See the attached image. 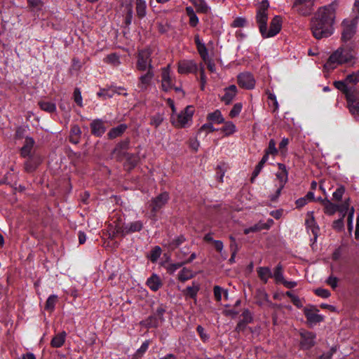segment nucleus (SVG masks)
Returning a JSON list of instances; mask_svg holds the SVG:
<instances>
[{"mask_svg":"<svg viewBox=\"0 0 359 359\" xmlns=\"http://www.w3.org/2000/svg\"><path fill=\"white\" fill-rule=\"evenodd\" d=\"M338 5L335 0L328 5L320 7L311 18L310 28L316 39L327 38L333 34Z\"/></svg>","mask_w":359,"mask_h":359,"instance_id":"obj_1","label":"nucleus"},{"mask_svg":"<svg viewBox=\"0 0 359 359\" xmlns=\"http://www.w3.org/2000/svg\"><path fill=\"white\" fill-rule=\"evenodd\" d=\"M334 86L345 94L351 114L359 119V90H346L342 82H334Z\"/></svg>","mask_w":359,"mask_h":359,"instance_id":"obj_2","label":"nucleus"},{"mask_svg":"<svg viewBox=\"0 0 359 359\" xmlns=\"http://www.w3.org/2000/svg\"><path fill=\"white\" fill-rule=\"evenodd\" d=\"M194 113V107L192 106H187L180 114H172L170 122L175 128H186L191 125Z\"/></svg>","mask_w":359,"mask_h":359,"instance_id":"obj_3","label":"nucleus"},{"mask_svg":"<svg viewBox=\"0 0 359 359\" xmlns=\"http://www.w3.org/2000/svg\"><path fill=\"white\" fill-rule=\"evenodd\" d=\"M351 60L350 53L342 48H339L334 52L328 58L324 65L327 71L335 69L338 65L348 62Z\"/></svg>","mask_w":359,"mask_h":359,"instance_id":"obj_4","label":"nucleus"},{"mask_svg":"<svg viewBox=\"0 0 359 359\" xmlns=\"http://www.w3.org/2000/svg\"><path fill=\"white\" fill-rule=\"evenodd\" d=\"M151 50L149 48L140 50L137 55L136 69L140 72L153 70Z\"/></svg>","mask_w":359,"mask_h":359,"instance_id":"obj_5","label":"nucleus"},{"mask_svg":"<svg viewBox=\"0 0 359 359\" xmlns=\"http://www.w3.org/2000/svg\"><path fill=\"white\" fill-rule=\"evenodd\" d=\"M194 41L196 46L197 50L203 61L206 63L207 67L210 72L216 71L215 62L209 58L208 51L204 43H203L198 34L194 36Z\"/></svg>","mask_w":359,"mask_h":359,"instance_id":"obj_6","label":"nucleus"},{"mask_svg":"<svg viewBox=\"0 0 359 359\" xmlns=\"http://www.w3.org/2000/svg\"><path fill=\"white\" fill-rule=\"evenodd\" d=\"M358 18V15H356L352 20L346 19L342 22L341 39L344 41H349L355 35Z\"/></svg>","mask_w":359,"mask_h":359,"instance_id":"obj_7","label":"nucleus"},{"mask_svg":"<svg viewBox=\"0 0 359 359\" xmlns=\"http://www.w3.org/2000/svg\"><path fill=\"white\" fill-rule=\"evenodd\" d=\"M168 200L169 194L168 192H163L156 197L151 199L149 203L151 219H156L157 212L168 203Z\"/></svg>","mask_w":359,"mask_h":359,"instance_id":"obj_8","label":"nucleus"},{"mask_svg":"<svg viewBox=\"0 0 359 359\" xmlns=\"http://www.w3.org/2000/svg\"><path fill=\"white\" fill-rule=\"evenodd\" d=\"M269 7V3L266 0L262 1L260 6L259 7L257 15L256 21L259 27L260 33L264 32L266 26L267 25L268 21V13L267 10Z\"/></svg>","mask_w":359,"mask_h":359,"instance_id":"obj_9","label":"nucleus"},{"mask_svg":"<svg viewBox=\"0 0 359 359\" xmlns=\"http://www.w3.org/2000/svg\"><path fill=\"white\" fill-rule=\"evenodd\" d=\"M299 346L302 349L309 350L315 346L316 334L314 332L302 330L299 332Z\"/></svg>","mask_w":359,"mask_h":359,"instance_id":"obj_10","label":"nucleus"},{"mask_svg":"<svg viewBox=\"0 0 359 359\" xmlns=\"http://www.w3.org/2000/svg\"><path fill=\"white\" fill-rule=\"evenodd\" d=\"M282 27V18L279 15H276L271 21L269 30L266 26L264 32L261 34L264 38H270L279 33Z\"/></svg>","mask_w":359,"mask_h":359,"instance_id":"obj_11","label":"nucleus"},{"mask_svg":"<svg viewBox=\"0 0 359 359\" xmlns=\"http://www.w3.org/2000/svg\"><path fill=\"white\" fill-rule=\"evenodd\" d=\"M198 65L193 60H182L177 64V72L180 74H196Z\"/></svg>","mask_w":359,"mask_h":359,"instance_id":"obj_12","label":"nucleus"},{"mask_svg":"<svg viewBox=\"0 0 359 359\" xmlns=\"http://www.w3.org/2000/svg\"><path fill=\"white\" fill-rule=\"evenodd\" d=\"M121 11L123 17V21L126 26L132 23L133 18V0H123L121 4Z\"/></svg>","mask_w":359,"mask_h":359,"instance_id":"obj_13","label":"nucleus"},{"mask_svg":"<svg viewBox=\"0 0 359 359\" xmlns=\"http://www.w3.org/2000/svg\"><path fill=\"white\" fill-rule=\"evenodd\" d=\"M318 311L319 310L313 306H309L304 309V313L309 325H313L324 320L323 316L318 313Z\"/></svg>","mask_w":359,"mask_h":359,"instance_id":"obj_14","label":"nucleus"},{"mask_svg":"<svg viewBox=\"0 0 359 359\" xmlns=\"http://www.w3.org/2000/svg\"><path fill=\"white\" fill-rule=\"evenodd\" d=\"M161 88L164 91L170 90L174 88V79L170 75V65L161 69Z\"/></svg>","mask_w":359,"mask_h":359,"instance_id":"obj_15","label":"nucleus"},{"mask_svg":"<svg viewBox=\"0 0 359 359\" xmlns=\"http://www.w3.org/2000/svg\"><path fill=\"white\" fill-rule=\"evenodd\" d=\"M314 0H295L294 7L302 15H308L313 11Z\"/></svg>","mask_w":359,"mask_h":359,"instance_id":"obj_16","label":"nucleus"},{"mask_svg":"<svg viewBox=\"0 0 359 359\" xmlns=\"http://www.w3.org/2000/svg\"><path fill=\"white\" fill-rule=\"evenodd\" d=\"M154 77V73L153 70L147 71L145 74L141 75L138 78L137 88L140 91L144 92L152 83V80Z\"/></svg>","mask_w":359,"mask_h":359,"instance_id":"obj_17","label":"nucleus"},{"mask_svg":"<svg viewBox=\"0 0 359 359\" xmlns=\"http://www.w3.org/2000/svg\"><path fill=\"white\" fill-rule=\"evenodd\" d=\"M41 157L36 154L27 157V160L24 163V170L27 172H33L38 166L41 163Z\"/></svg>","mask_w":359,"mask_h":359,"instance_id":"obj_18","label":"nucleus"},{"mask_svg":"<svg viewBox=\"0 0 359 359\" xmlns=\"http://www.w3.org/2000/svg\"><path fill=\"white\" fill-rule=\"evenodd\" d=\"M121 221V218L119 217L109 225V235L111 239L118 236L123 237L126 236L125 225L122 224Z\"/></svg>","mask_w":359,"mask_h":359,"instance_id":"obj_19","label":"nucleus"},{"mask_svg":"<svg viewBox=\"0 0 359 359\" xmlns=\"http://www.w3.org/2000/svg\"><path fill=\"white\" fill-rule=\"evenodd\" d=\"M35 141L32 137H27L22 148L20 149V154L21 157L27 158V156L36 155L34 152V147Z\"/></svg>","mask_w":359,"mask_h":359,"instance_id":"obj_20","label":"nucleus"},{"mask_svg":"<svg viewBox=\"0 0 359 359\" xmlns=\"http://www.w3.org/2000/svg\"><path fill=\"white\" fill-rule=\"evenodd\" d=\"M238 85L246 89H252L255 87V81L250 73H242L238 76Z\"/></svg>","mask_w":359,"mask_h":359,"instance_id":"obj_21","label":"nucleus"},{"mask_svg":"<svg viewBox=\"0 0 359 359\" xmlns=\"http://www.w3.org/2000/svg\"><path fill=\"white\" fill-rule=\"evenodd\" d=\"M305 224L306 228L311 231L314 236V240L316 241L318 233H319V227L316 225L313 212H308L306 215V219L305 220Z\"/></svg>","mask_w":359,"mask_h":359,"instance_id":"obj_22","label":"nucleus"},{"mask_svg":"<svg viewBox=\"0 0 359 359\" xmlns=\"http://www.w3.org/2000/svg\"><path fill=\"white\" fill-rule=\"evenodd\" d=\"M336 82H342L346 90H359L354 86H350L349 85H355L359 82V71L353 72L346 76L343 81H337Z\"/></svg>","mask_w":359,"mask_h":359,"instance_id":"obj_23","label":"nucleus"},{"mask_svg":"<svg viewBox=\"0 0 359 359\" xmlns=\"http://www.w3.org/2000/svg\"><path fill=\"white\" fill-rule=\"evenodd\" d=\"M91 133L93 135L100 137L106 131L104 123L101 119H95L90 123Z\"/></svg>","mask_w":359,"mask_h":359,"instance_id":"obj_24","label":"nucleus"},{"mask_svg":"<svg viewBox=\"0 0 359 359\" xmlns=\"http://www.w3.org/2000/svg\"><path fill=\"white\" fill-rule=\"evenodd\" d=\"M237 94V88L235 85H231L224 89V94L221 97V101L225 104H229Z\"/></svg>","mask_w":359,"mask_h":359,"instance_id":"obj_25","label":"nucleus"},{"mask_svg":"<svg viewBox=\"0 0 359 359\" xmlns=\"http://www.w3.org/2000/svg\"><path fill=\"white\" fill-rule=\"evenodd\" d=\"M144 226V224L140 220H136L132 222H130L125 225V233L126 236L130 233H133L135 232L140 231Z\"/></svg>","mask_w":359,"mask_h":359,"instance_id":"obj_26","label":"nucleus"},{"mask_svg":"<svg viewBox=\"0 0 359 359\" xmlns=\"http://www.w3.org/2000/svg\"><path fill=\"white\" fill-rule=\"evenodd\" d=\"M147 285L152 291L156 292L162 286V283L158 276L156 274H153L147 279Z\"/></svg>","mask_w":359,"mask_h":359,"instance_id":"obj_27","label":"nucleus"},{"mask_svg":"<svg viewBox=\"0 0 359 359\" xmlns=\"http://www.w3.org/2000/svg\"><path fill=\"white\" fill-rule=\"evenodd\" d=\"M135 11L137 17L140 19H142L146 16L147 4L144 0H136Z\"/></svg>","mask_w":359,"mask_h":359,"instance_id":"obj_28","label":"nucleus"},{"mask_svg":"<svg viewBox=\"0 0 359 359\" xmlns=\"http://www.w3.org/2000/svg\"><path fill=\"white\" fill-rule=\"evenodd\" d=\"M207 120L212 123L220 124L224 123V118L219 109L209 113L207 116Z\"/></svg>","mask_w":359,"mask_h":359,"instance_id":"obj_29","label":"nucleus"},{"mask_svg":"<svg viewBox=\"0 0 359 359\" xmlns=\"http://www.w3.org/2000/svg\"><path fill=\"white\" fill-rule=\"evenodd\" d=\"M322 205L324 207V212L327 215H332L338 210V205L332 203L327 198L322 200Z\"/></svg>","mask_w":359,"mask_h":359,"instance_id":"obj_30","label":"nucleus"},{"mask_svg":"<svg viewBox=\"0 0 359 359\" xmlns=\"http://www.w3.org/2000/svg\"><path fill=\"white\" fill-rule=\"evenodd\" d=\"M66 336L67 334L65 332H62L60 333L57 334L52 339L50 345L54 348L61 347L65 341Z\"/></svg>","mask_w":359,"mask_h":359,"instance_id":"obj_31","label":"nucleus"},{"mask_svg":"<svg viewBox=\"0 0 359 359\" xmlns=\"http://www.w3.org/2000/svg\"><path fill=\"white\" fill-rule=\"evenodd\" d=\"M127 129L126 124H120L117 127L111 128L108 133V137L109 139H114L121 136Z\"/></svg>","mask_w":359,"mask_h":359,"instance_id":"obj_32","label":"nucleus"},{"mask_svg":"<svg viewBox=\"0 0 359 359\" xmlns=\"http://www.w3.org/2000/svg\"><path fill=\"white\" fill-rule=\"evenodd\" d=\"M196 7L198 13H207L210 7L205 0H189Z\"/></svg>","mask_w":359,"mask_h":359,"instance_id":"obj_33","label":"nucleus"},{"mask_svg":"<svg viewBox=\"0 0 359 359\" xmlns=\"http://www.w3.org/2000/svg\"><path fill=\"white\" fill-rule=\"evenodd\" d=\"M257 274L259 278L265 283L272 277V273L269 267H259L257 269Z\"/></svg>","mask_w":359,"mask_h":359,"instance_id":"obj_34","label":"nucleus"},{"mask_svg":"<svg viewBox=\"0 0 359 359\" xmlns=\"http://www.w3.org/2000/svg\"><path fill=\"white\" fill-rule=\"evenodd\" d=\"M224 126L221 128V130L224 133L225 136H229L233 134L236 130L235 124L231 121H224Z\"/></svg>","mask_w":359,"mask_h":359,"instance_id":"obj_35","label":"nucleus"},{"mask_svg":"<svg viewBox=\"0 0 359 359\" xmlns=\"http://www.w3.org/2000/svg\"><path fill=\"white\" fill-rule=\"evenodd\" d=\"M194 277L193 271L187 268H183L178 274V279L181 282H185Z\"/></svg>","mask_w":359,"mask_h":359,"instance_id":"obj_36","label":"nucleus"},{"mask_svg":"<svg viewBox=\"0 0 359 359\" xmlns=\"http://www.w3.org/2000/svg\"><path fill=\"white\" fill-rule=\"evenodd\" d=\"M283 269L281 264H278L273 271V273H272V277L274 278L275 281L277 283H280L283 280H284V276H283Z\"/></svg>","mask_w":359,"mask_h":359,"instance_id":"obj_37","label":"nucleus"},{"mask_svg":"<svg viewBox=\"0 0 359 359\" xmlns=\"http://www.w3.org/2000/svg\"><path fill=\"white\" fill-rule=\"evenodd\" d=\"M40 108L48 113L54 112L56 110V106L54 103L46 101L39 102Z\"/></svg>","mask_w":359,"mask_h":359,"instance_id":"obj_38","label":"nucleus"},{"mask_svg":"<svg viewBox=\"0 0 359 359\" xmlns=\"http://www.w3.org/2000/svg\"><path fill=\"white\" fill-rule=\"evenodd\" d=\"M104 61L106 63L110 64L115 67H117L121 64L119 57L116 53H111V54L108 55L104 58Z\"/></svg>","mask_w":359,"mask_h":359,"instance_id":"obj_39","label":"nucleus"},{"mask_svg":"<svg viewBox=\"0 0 359 359\" xmlns=\"http://www.w3.org/2000/svg\"><path fill=\"white\" fill-rule=\"evenodd\" d=\"M71 142L74 143H77L79 142V138L81 133V129L78 126H73L71 128Z\"/></svg>","mask_w":359,"mask_h":359,"instance_id":"obj_40","label":"nucleus"},{"mask_svg":"<svg viewBox=\"0 0 359 359\" xmlns=\"http://www.w3.org/2000/svg\"><path fill=\"white\" fill-rule=\"evenodd\" d=\"M161 322L154 314L146 320L147 326L149 327H157Z\"/></svg>","mask_w":359,"mask_h":359,"instance_id":"obj_41","label":"nucleus"},{"mask_svg":"<svg viewBox=\"0 0 359 359\" xmlns=\"http://www.w3.org/2000/svg\"><path fill=\"white\" fill-rule=\"evenodd\" d=\"M276 143L273 139H271L269 142L268 148L265 150V152L273 156H276L278 153V149L276 147Z\"/></svg>","mask_w":359,"mask_h":359,"instance_id":"obj_42","label":"nucleus"},{"mask_svg":"<svg viewBox=\"0 0 359 359\" xmlns=\"http://www.w3.org/2000/svg\"><path fill=\"white\" fill-rule=\"evenodd\" d=\"M213 291H214L215 298L217 302L221 301L222 293H224L225 297H227V295H228L227 291L226 290L224 291L223 289L220 286L215 285L214 287Z\"/></svg>","mask_w":359,"mask_h":359,"instance_id":"obj_43","label":"nucleus"},{"mask_svg":"<svg viewBox=\"0 0 359 359\" xmlns=\"http://www.w3.org/2000/svg\"><path fill=\"white\" fill-rule=\"evenodd\" d=\"M57 296L56 295H50L46 302V306H45V308L46 310L48 311H53L54 308H55V303H56V301H57Z\"/></svg>","mask_w":359,"mask_h":359,"instance_id":"obj_44","label":"nucleus"},{"mask_svg":"<svg viewBox=\"0 0 359 359\" xmlns=\"http://www.w3.org/2000/svg\"><path fill=\"white\" fill-rule=\"evenodd\" d=\"M243 108V105L241 102L236 103L229 112V116L231 118H235L239 115Z\"/></svg>","mask_w":359,"mask_h":359,"instance_id":"obj_45","label":"nucleus"},{"mask_svg":"<svg viewBox=\"0 0 359 359\" xmlns=\"http://www.w3.org/2000/svg\"><path fill=\"white\" fill-rule=\"evenodd\" d=\"M165 311L166 306L163 304H161L157 307L156 312L154 313V315L158 318L161 322H163L165 320L163 315L165 313Z\"/></svg>","mask_w":359,"mask_h":359,"instance_id":"obj_46","label":"nucleus"},{"mask_svg":"<svg viewBox=\"0 0 359 359\" xmlns=\"http://www.w3.org/2000/svg\"><path fill=\"white\" fill-rule=\"evenodd\" d=\"M130 140L126 139L121 142H119L114 150V153L117 151H121L122 150H127L129 148Z\"/></svg>","mask_w":359,"mask_h":359,"instance_id":"obj_47","label":"nucleus"},{"mask_svg":"<svg viewBox=\"0 0 359 359\" xmlns=\"http://www.w3.org/2000/svg\"><path fill=\"white\" fill-rule=\"evenodd\" d=\"M184 264V262H183L175 264H169L168 265L166 266L165 269L168 273L172 274L175 271H177L181 266H182Z\"/></svg>","mask_w":359,"mask_h":359,"instance_id":"obj_48","label":"nucleus"},{"mask_svg":"<svg viewBox=\"0 0 359 359\" xmlns=\"http://www.w3.org/2000/svg\"><path fill=\"white\" fill-rule=\"evenodd\" d=\"M353 215H354V209L353 208H351L347 218V228L348 232L351 233L353 231Z\"/></svg>","mask_w":359,"mask_h":359,"instance_id":"obj_49","label":"nucleus"},{"mask_svg":"<svg viewBox=\"0 0 359 359\" xmlns=\"http://www.w3.org/2000/svg\"><path fill=\"white\" fill-rule=\"evenodd\" d=\"M338 282H339V278L335 277V276H330L325 283L331 287V288L332 290H335L337 286H338Z\"/></svg>","mask_w":359,"mask_h":359,"instance_id":"obj_50","label":"nucleus"},{"mask_svg":"<svg viewBox=\"0 0 359 359\" xmlns=\"http://www.w3.org/2000/svg\"><path fill=\"white\" fill-rule=\"evenodd\" d=\"M74 102L79 106H83V99L81 96V93L79 88H76L74 91Z\"/></svg>","mask_w":359,"mask_h":359,"instance_id":"obj_51","label":"nucleus"},{"mask_svg":"<svg viewBox=\"0 0 359 359\" xmlns=\"http://www.w3.org/2000/svg\"><path fill=\"white\" fill-rule=\"evenodd\" d=\"M344 192V187L343 186L339 187L332 194L333 198L337 201H341Z\"/></svg>","mask_w":359,"mask_h":359,"instance_id":"obj_52","label":"nucleus"},{"mask_svg":"<svg viewBox=\"0 0 359 359\" xmlns=\"http://www.w3.org/2000/svg\"><path fill=\"white\" fill-rule=\"evenodd\" d=\"M213 123L211 122H208L207 123L203 124L198 130V133H202L205 131L207 133H211L215 131L217 129L213 127Z\"/></svg>","mask_w":359,"mask_h":359,"instance_id":"obj_53","label":"nucleus"},{"mask_svg":"<svg viewBox=\"0 0 359 359\" xmlns=\"http://www.w3.org/2000/svg\"><path fill=\"white\" fill-rule=\"evenodd\" d=\"M257 297H259V299L257 301V303L259 305H263V304H264L265 302H269L268 294L264 291H258Z\"/></svg>","mask_w":359,"mask_h":359,"instance_id":"obj_54","label":"nucleus"},{"mask_svg":"<svg viewBox=\"0 0 359 359\" xmlns=\"http://www.w3.org/2000/svg\"><path fill=\"white\" fill-rule=\"evenodd\" d=\"M246 24V20L241 17L236 18L231 23L232 27H243Z\"/></svg>","mask_w":359,"mask_h":359,"instance_id":"obj_55","label":"nucleus"},{"mask_svg":"<svg viewBox=\"0 0 359 359\" xmlns=\"http://www.w3.org/2000/svg\"><path fill=\"white\" fill-rule=\"evenodd\" d=\"M316 294H317L318 297H323V298H328L330 297L331 293L327 289L323 288H318L315 290Z\"/></svg>","mask_w":359,"mask_h":359,"instance_id":"obj_56","label":"nucleus"},{"mask_svg":"<svg viewBox=\"0 0 359 359\" xmlns=\"http://www.w3.org/2000/svg\"><path fill=\"white\" fill-rule=\"evenodd\" d=\"M262 225L260 224V222H258L257 224H255L254 226L250 227V228H247V229H244V233L245 234H248L251 232H257V231H259L261 230H262Z\"/></svg>","mask_w":359,"mask_h":359,"instance_id":"obj_57","label":"nucleus"},{"mask_svg":"<svg viewBox=\"0 0 359 359\" xmlns=\"http://www.w3.org/2000/svg\"><path fill=\"white\" fill-rule=\"evenodd\" d=\"M184 241L185 238L183 236H180L172 241L170 243V248L172 249L176 248Z\"/></svg>","mask_w":359,"mask_h":359,"instance_id":"obj_58","label":"nucleus"},{"mask_svg":"<svg viewBox=\"0 0 359 359\" xmlns=\"http://www.w3.org/2000/svg\"><path fill=\"white\" fill-rule=\"evenodd\" d=\"M97 95L98 97L106 100L113 96V92L111 93L109 90L102 89L97 93Z\"/></svg>","mask_w":359,"mask_h":359,"instance_id":"obj_59","label":"nucleus"},{"mask_svg":"<svg viewBox=\"0 0 359 359\" xmlns=\"http://www.w3.org/2000/svg\"><path fill=\"white\" fill-rule=\"evenodd\" d=\"M349 209V199L346 200L343 204L338 205V211L343 214V217Z\"/></svg>","mask_w":359,"mask_h":359,"instance_id":"obj_60","label":"nucleus"},{"mask_svg":"<svg viewBox=\"0 0 359 359\" xmlns=\"http://www.w3.org/2000/svg\"><path fill=\"white\" fill-rule=\"evenodd\" d=\"M344 217L333 222L332 227L337 231H341L344 229Z\"/></svg>","mask_w":359,"mask_h":359,"instance_id":"obj_61","label":"nucleus"},{"mask_svg":"<svg viewBox=\"0 0 359 359\" xmlns=\"http://www.w3.org/2000/svg\"><path fill=\"white\" fill-rule=\"evenodd\" d=\"M161 252V248L159 247H156L151 252V254L150 256L151 261L156 262L157 260V259L160 257Z\"/></svg>","mask_w":359,"mask_h":359,"instance_id":"obj_62","label":"nucleus"},{"mask_svg":"<svg viewBox=\"0 0 359 359\" xmlns=\"http://www.w3.org/2000/svg\"><path fill=\"white\" fill-rule=\"evenodd\" d=\"M289 144V139L283 137L279 144V150L281 153H285L287 151V147Z\"/></svg>","mask_w":359,"mask_h":359,"instance_id":"obj_63","label":"nucleus"},{"mask_svg":"<svg viewBox=\"0 0 359 359\" xmlns=\"http://www.w3.org/2000/svg\"><path fill=\"white\" fill-rule=\"evenodd\" d=\"M242 316H243V321L245 323H249L252 320V316L249 310L243 311V312L242 313Z\"/></svg>","mask_w":359,"mask_h":359,"instance_id":"obj_64","label":"nucleus"}]
</instances>
